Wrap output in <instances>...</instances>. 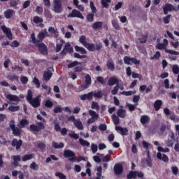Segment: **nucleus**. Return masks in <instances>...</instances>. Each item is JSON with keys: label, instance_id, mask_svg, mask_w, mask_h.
<instances>
[{"label": "nucleus", "instance_id": "4468645a", "mask_svg": "<svg viewBox=\"0 0 179 179\" xmlns=\"http://www.w3.org/2000/svg\"><path fill=\"white\" fill-rule=\"evenodd\" d=\"M163 10L164 15H167L169 12H171V10H176V8H174V6H173L171 3H166L164 7H163Z\"/></svg>", "mask_w": 179, "mask_h": 179}, {"label": "nucleus", "instance_id": "c03bdc74", "mask_svg": "<svg viewBox=\"0 0 179 179\" xmlns=\"http://www.w3.org/2000/svg\"><path fill=\"white\" fill-rule=\"evenodd\" d=\"M103 8H108V3H111V0H101Z\"/></svg>", "mask_w": 179, "mask_h": 179}, {"label": "nucleus", "instance_id": "e2e57ef3", "mask_svg": "<svg viewBox=\"0 0 179 179\" xmlns=\"http://www.w3.org/2000/svg\"><path fill=\"white\" fill-rule=\"evenodd\" d=\"M55 176L58 177L59 179H66V176L61 172H56Z\"/></svg>", "mask_w": 179, "mask_h": 179}, {"label": "nucleus", "instance_id": "4c0bfd02", "mask_svg": "<svg viewBox=\"0 0 179 179\" xmlns=\"http://www.w3.org/2000/svg\"><path fill=\"white\" fill-rule=\"evenodd\" d=\"M136 93V91H122L120 92V94L122 96H132V94H135Z\"/></svg>", "mask_w": 179, "mask_h": 179}, {"label": "nucleus", "instance_id": "2eb2a0df", "mask_svg": "<svg viewBox=\"0 0 179 179\" xmlns=\"http://www.w3.org/2000/svg\"><path fill=\"white\" fill-rule=\"evenodd\" d=\"M122 171H123V169H122V165H121V164H116L114 166L113 171L115 174H116V176H120V174H122Z\"/></svg>", "mask_w": 179, "mask_h": 179}, {"label": "nucleus", "instance_id": "69168bd1", "mask_svg": "<svg viewBox=\"0 0 179 179\" xmlns=\"http://www.w3.org/2000/svg\"><path fill=\"white\" fill-rule=\"evenodd\" d=\"M112 24L116 30H120V24H118V21L117 20H113L112 21Z\"/></svg>", "mask_w": 179, "mask_h": 179}, {"label": "nucleus", "instance_id": "a19ab883", "mask_svg": "<svg viewBox=\"0 0 179 179\" xmlns=\"http://www.w3.org/2000/svg\"><path fill=\"white\" fill-rule=\"evenodd\" d=\"M171 45L173 47V48H178L179 46V41L178 39H173V41H171Z\"/></svg>", "mask_w": 179, "mask_h": 179}, {"label": "nucleus", "instance_id": "473e14b6", "mask_svg": "<svg viewBox=\"0 0 179 179\" xmlns=\"http://www.w3.org/2000/svg\"><path fill=\"white\" fill-rule=\"evenodd\" d=\"M75 50L77 51V52H80V54H87V51H86V49L85 48H82L80 46H75Z\"/></svg>", "mask_w": 179, "mask_h": 179}, {"label": "nucleus", "instance_id": "f257e3e1", "mask_svg": "<svg viewBox=\"0 0 179 179\" xmlns=\"http://www.w3.org/2000/svg\"><path fill=\"white\" fill-rule=\"evenodd\" d=\"M31 43L35 45L38 47V50L43 55H47L48 54V51L47 50V46L44 43H40L36 39V35L34 33H32L31 35Z\"/></svg>", "mask_w": 179, "mask_h": 179}, {"label": "nucleus", "instance_id": "79ce46f5", "mask_svg": "<svg viewBox=\"0 0 179 179\" xmlns=\"http://www.w3.org/2000/svg\"><path fill=\"white\" fill-rule=\"evenodd\" d=\"M148 40V35H141L138 38V41L141 44L145 43Z\"/></svg>", "mask_w": 179, "mask_h": 179}, {"label": "nucleus", "instance_id": "052dcab7", "mask_svg": "<svg viewBox=\"0 0 179 179\" xmlns=\"http://www.w3.org/2000/svg\"><path fill=\"white\" fill-rule=\"evenodd\" d=\"M30 169L31 170H34L35 171H37L38 170V165L36 162H33L29 166Z\"/></svg>", "mask_w": 179, "mask_h": 179}, {"label": "nucleus", "instance_id": "b1692460", "mask_svg": "<svg viewBox=\"0 0 179 179\" xmlns=\"http://www.w3.org/2000/svg\"><path fill=\"white\" fill-rule=\"evenodd\" d=\"M163 102L160 99H157L154 103V108H155V111H159V108H162V105Z\"/></svg>", "mask_w": 179, "mask_h": 179}, {"label": "nucleus", "instance_id": "3c124183", "mask_svg": "<svg viewBox=\"0 0 179 179\" xmlns=\"http://www.w3.org/2000/svg\"><path fill=\"white\" fill-rule=\"evenodd\" d=\"M118 90H120V85H117L113 87V89L111 90V94L113 95L117 94Z\"/></svg>", "mask_w": 179, "mask_h": 179}, {"label": "nucleus", "instance_id": "39448f33", "mask_svg": "<svg viewBox=\"0 0 179 179\" xmlns=\"http://www.w3.org/2000/svg\"><path fill=\"white\" fill-rule=\"evenodd\" d=\"M89 114L91 117L89 118L87 120L88 124H93V122H96V121H97V120H99V114L97 113H96V111H94L93 110H90Z\"/></svg>", "mask_w": 179, "mask_h": 179}, {"label": "nucleus", "instance_id": "c9c22d12", "mask_svg": "<svg viewBox=\"0 0 179 179\" xmlns=\"http://www.w3.org/2000/svg\"><path fill=\"white\" fill-rule=\"evenodd\" d=\"M157 150L159 152V153H160V152H162V153H169L170 152V148H163L162 146H158L157 147Z\"/></svg>", "mask_w": 179, "mask_h": 179}, {"label": "nucleus", "instance_id": "72a5a7b5", "mask_svg": "<svg viewBox=\"0 0 179 179\" xmlns=\"http://www.w3.org/2000/svg\"><path fill=\"white\" fill-rule=\"evenodd\" d=\"M116 131H120L122 135H127V132H128V129L126 128H122L120 126H116L115 127Z\"/></svg>", "mask_w": 179, "mask_h": 179}, {"label": "nucleus", "instance_id": "f03ea898", "mask_svg": "<svg viewBox=\"0 0 179 179\" xmlns=\"http://www.w3.org/2000/svg\"><path fill=\"white\" fill-rule=\"evenodd\" d=\"M6 99L8 100V104H17L20 101V99H24V95L20 94L19 96L17 95H13L11 94H6Z\"/></svg>", "mask_w": 179, "mask_h": 179}, {"label": "nucleus", "instance_id": "6e6d98bb", "mask_svg": "<svg viewBox=\"0 0 179 179\" xmlns=\"http://www.w3.org/2000/svg\"><path fill=\"white\" fill-rule=\"evenodd\" d=\"M20 108L19 106L11 105L10 107H8V110L14 113L15 111H19Z\"/></svg>", "mask_w": 179, "mask_h": 179}, {"label": "nucleus", "instance_id": "423d86ee", "mask_svg": "<svg viewBox=\"0 0 179 179\" xmlns=\"http://www.w3.org/2000/svg\"><path fill=\"white\" fill-rule=\"evenodd\" d=\"M156 49L157 50H167V46L169 45V41L166 38L164 39L163 43H160V39L157 40Z\"/></svg>", "mask_w": 179, "mask_h": 179}, {"label": "nucleus", "instance_id": "a18cd8bd", "mask_svg": "<svg viewBox=\"0 0 179 179\" xmlns=\"http://www.w3.org/2000/svg\"><path fill=\"white\" fill-rule=\"evenodd\" d=\"M34 156V155H33L32 154L25 155L22 157V162H27V160H31V159H33Z\"/></svg>", "mask_w": 179, "mask_h": 179}, {"label": "nucleus", "instance_id": "37998d69", "mask_svg": "<svg viewBox=\"0 0 179 179\" xmlns=\"http://www.w3.org/2000/svg\"><path fill=\"white\" fill-rule=\"evenodd\" d=\"M93 96L96 99H101L103 97V92L101 91H98L97 92L95 93L92 92V97Z\"/></svg>", "mask_w": 179, "mask_h": 179}, {"label": "nucleus", "instance_id": "2f4dec72", "mask_svg": "<svg viewBox=\"0 0 179 179\" xmlns=\"http://www.w3.org/2000/svg\"><path fill=\"white\" fill-rule=\"evenodd\" d=\"M52 146L55 148V149H62V148H64V143H57L53 141L52 143Z\"/></svg>", "mask_w": 179, "mask_h": 179}, {"label": "nucleus", "instance_id": "cd10ccee", "mask_svg": "<svg viewBox=\"0 0 179 179\" xmlns=\"http://www.w3.org/2000/svg\"><path fill=\"white\" fill-rule=\"evenodd\" d=\"M79 143L81 145V146L89 148L90 146V143L82 138H79Z\"/></svg>", "mask_w": 179, "mask_h": 179}, {"label": "nucleus", "instance_id": "a878e982", "mask_svg": "<svg viewBox=\"0 0 179 179\" xmlns=\"http://www.w3.org/2000/svg\"><path fill=\"white\" fill-rule=\"evenodd\" d=\"M48 31L50 33H51V34H53L54 37H56V38L58 37L59 34H58V29L52 27H50L48 28Z\"/></svg>", "mask_w": 179, "mask_h": 179}, {"label": "nucleus", "instance_id": "774afa93", "mask_svg": "<svg viewBox=\"0 0 179 179\" xmlns=\"http://www.w3.org/2000/svg\"><path fill=\"white\" fill-rule=\"evenodd\" d=\"M35 12H36V13L38 15H42L43 14V7L38 6L36 8Z\"/></svg>", "mask_w": 179, "mask_h": 179}, {"label": "nucleus", "instance_id": "ddd939ff", "mask_svg": "<svg viewBox=\"0 0 179 179\" xmlns=\"http://www.w3.org/2000/svg\"><path fill=\"white\" fill-rule=\"evenodd\" d=\"M67 52H69L70 54L71 52H73V48H72V46H71V43H66L65 44V46H64L63 50L62 51V55H66Z\"/></svg>", "mask_w": 179, "mask_h": 179}, {"label": "nucleus", "instance_id": "7ed1b4c3", "mask_svg": "<svg viewBox=\"0 0 179 179\" xmlns=\"http://www.w3.org/2000/svg\"><path fill=\"white\" fill-rule=\"evenodd\" d=\"M64 157H66L67 159H69V160L72 163H75V162H76V159H77L76 155H75V152H73V151L72 150H64Z\"/></svg>", "mask_w": 179, "mask_h": 179}, {"label": "nucleus", "instance_id": "de8ad7c7", "mask_svg": "<svg viewBox=\"0 0 179 179\" xmlns=\"http://www.w3.org/2000/svg\"><path fill=\"white\" fill-rule=\"evenodd\" d=\"M165 52H166V54H170L171 55H179V52L178 51L173 50L165 49Z\"/></svg>", "mask_w": 179, "mask_h": 179}, {"label": "nucleus", "instance_id": "dca6fc26", "mask_svg": "<svg viewBox=\"0 0 179 179\" xmlns=\"http://www.w3.org/2000/svg\"><path fill=\"white\" fill-rule=\"evenodd\" d=\"M121 80H118L116 77L113 76L109 78L108 81V86H114V85H120Z\"/></svg>", "mask_w": 179, "mask_h": 179}, {"label": "nucleus", "instance_id": "7c9ffc66", "mask_svg": "<svg viewBox=\"0 0 179 179\" xmlns=\"http://www.w3.org/2000/svg\"><path fill=\"white\" fill-rule=\"evenodd\" d=\"M85 47L88 51H96V45L93 43H87Z\"/></svg>", "mask_w": 179, "mask_h": 179}, {"label": "nucleus", "instance_id": "ea45409f", "mask_svg": "<svg viewBox=\"0 0 179 179\" xmlns=\"http://www.w3.org/2000/svg\"><path fill=\"white\" fill-rule=\"evenodd\" d=\"M112 120L115 125H118V124H120V118L118 117V116H117V115H112Z\"/></svg>", "mask_w": 179, "mask_h": 179}, {"label": "nucleus", "instance_id": "6e6552de", "mask_svg": "<svg viewBox=\"0 0 179 179\" xmlns=\"http://www.w3.org/2000/svg\"><path fill=\"white\" fill-rule=\"evenodd\" d=\"M1 29L3 31V33H4V34H6V36L7 38H8V40L13 39L12 31L10 29L9 27H7L6 25H1Z\"/></svg>", "mask_w": 179, "mask_h": 179}, {"label": "nucleus", "instance_id": "a211bd4d", "mask_svg": "<svg viewBox=\"0 0 179 179\" xmlns=\"http://www.w3.org/2000/svg\"><path fill=\"white\" fill-rule=\"evenodd\" d=\"M62 45H64V40L62 38L57 39L56 45V52H59L62 50Z\"/></svg>", "mask_w": 179, "mask_h": 179}, {"label": "nucleus", "instance_id": "bf43d9fd", "mask_svg": "<svg viewBox=\"0 0 179 179\" xmlns=\"http://www.w3.org/2000/svg\"><path fill=\"white\" fill-rule=\"evenodd\" d=\"M70 138H73L74 139H79V135H78L75 131H72L69 134Z\"/></svg>", "mask_w": 179, "mask_h": 179}, {"label": "nucleus", "instance_id": "49530a36", "mask_svg": "<svg viewBox=\"0 0 179 179\" xmlns=\"http://www.w3.org/2000/svg\"><path fill=\"white\" fill-rule=\"evenodd\" d=\"M79 41L84 47L87 44V42L86 41V36L83 35L80 37Z\"/></svg>", "mask_w": 179, "mask_h": 179}, {"label": "nucleus", "instance_id": "5fc2aeb1", "mask_svg": "<svg viewBox=\"0 0 179 179\" xmlns=\"http://www.w3.org/2000/svg\"><path fill=\"white\" fill-rule=\"evenodd\" d=\"M31 99H33V92H31V90H28L27 100V101H29Z\"/></svg>", "mask_w": 179, "mask_h": 179}, {"label": "nucleus", "instance_id": "0eeeda50", "mask_svg": "<svg viewBox=\"0 0 179 179\" xmlns=\"http://www.w3.org/2000/svg\"><path fill=\"white\" fill-rule=\"evenodd\" d=\"M124 64L127 65H131V64H134L135 65H139L141 61L136 59V58H131L128 56H125L123 59Z\"/></svg>", "mask_w": 179, "mask_h": 179}, {"label": "nucleus", "instance_id": "9b49d317", "mask_svg": "<svg viewBox=\"0 0 179 179\" xmlns=\"http://www.w3.org/2000/svg\"><path fill=\"white\" fill-rule=\"evenodd\" d=\"M67 17H78V19H85L82 13L76 9L72 10L71 13L67 15Z\"/></svg>", "mask_w": 179, "mask_h": 179}, {"label": "nucleus", "instance_id": "393cba45", "mask_svg": "<svg viewBox=\"0 0 179 179\" xmlns=\"http://www.w3.org/2000/svg\"><path fill=\"white\" fill-rule=\"evenodd\" d=\"M13 13H15V11H13V10H7L3 13L4 17H6V19H10V17L13 16Z\"/></svg>", "mask_w": 179, "mask_h": 179}, {"label": "nucleus", "instance_id": "20e7f679", "mask_svg": "<svg viewBox=\"0 0 179 179\" xmlns=\"http://www.w3.org/2000/svg\"><path fill=\"white\" fill-rule=\"evenodd\" d=\"M52 10L55 12V13H61V12L64 10L61 0H54Z\"/></svg>", "mask_w": 179, "mask_h": 179}, {"label": "nucleus", "instance_id": "603ef678", "mask_svg": "<svg viewBox=\"0 0 179 179\" xmlns=\"http://www.w3.org/2000/svg\"><path fill=\"white\" fill-rule=\"evenodd\" d=\"M172 72H173L174 75H178L179 73V66L177 64H175L172 67Z\"/></svg>", "mask_w": 179, "mask_h": 179}, {"label": "nucleus", "instance_id": "13d9d810", "mask_svg": "<svg viewBox=\"0 0 179 179\" xmlns=\"http://www.w3.org/2000/svg\"><path fill=\"white\" fill-rule=\"evenodd\" d=\"M54 106V103L51 100H46L45 101V106L47 107L48 108H51Z\"/></svg>", "mask_w": 179, "mask_h": 179}, {"label": "nucleus", "instance_id": "bb28decb", "mask_svg": "<svg viewBox=\"0 0 179 179\" xmlns=\"http://www.w3.org/2000/svg\"><path fill=\"white\" fill-rule=\"evenodd\" d=\"M150 121V117L148 115H142L141 117V122L143 125H145V124H148Z\"/></svg>", "mask_w": 179, "mask_h": 179}, {"label": "nucleus", "instance_id": "4be33fe9", "mask_svg": "<svg viewBox=\"0 0 179 179\" xmlns=\"http://www.w3.org/2000/svg\"><path fill=\"white\" fill-rule=\"evenodd\" d=\"M22 143L23 141H22V140L14 139L12 143V146H15L17 150V149H20V146H22Z\"/></svg>", "mask_w": 179, "mask_h": 179}, {"label": "nucleus", "instance_id": "0e129e2a", "mask_svg": "<svg viewBox=\"0 0 179 179\" xmlns=\"http://www.w3.org/2000/svg\"><path fill=\"white\" fill-rule=\"evenodd\" d=\"M76 65H81L78 61H74L68 65V68H75Z\"/></svg>", "mask_w": 179, "mask_h": 179}, {"label": "nucleus", "instance_id": "338daca9", "mask_svg": "<svg viewBox=\"0 0 179 179\" xmlns=\"http://www.w3.org/2000/svg\"><path fill=\"white\" fill-rule=\"evenodd\" d=\"M160 57H161L160 52L157 51L156 53L154 55V56L150 57V59L151 60L159 59V58H160Z\"/></svg>", "mask_w": 179, "mask_h": 179}, {"label": "nucleus", "instance_id": "6ab92c4d", "mask_svg": "<svg viewBox=\"0 0 179 179\" xmlns=\"http://www.w3.org/2000/svg\"><path fill=\"white\" fill-rule=\"evenodd\" d=\"M157 159H159V160H162V162H164L165 163H167V162H169V157H167V155L164 154L157 152Z\"/></svg>", "mask_w": 179, "mask_h": 179}, {"label": "nucleus", "instance_id": "58836bf2", "mask_svg": "<svg viewBox=\"0 0 179 179\" xmlns=\"http://www.w3.org/2000/svg\"><path fill=\"white\" fill-rule=\"evenodd\" d=\"M29 124V122L27 121V120L26 119H22L19 124V127L20 128H24V127H26V125Z\"/></svg>", "mask_w": 179, "mask_h": 179}, {"label": "nucleus", "instance_id": "e433bc0d", "mask_svg": "<svg viewBox=\"0 0 179 179\" xmlns=\"http://www.w3.org/2000/svg\"><path fill=\"white\" fill-rule=\"evenodd\" d=\"M13 160V165L17 166L19 164V162H20V156L19 155H14L12 157Z\"/></svg>", "mask_w": 179, "mask_h": 179}, {"label": "nucleus", "instance_id": "8fccbe9b", "mask_svg": "<svg viewBox=\"0 0 179 179\" xmlns=\"http://www.w3.org/2000/svg\"><path fill=\"white\" fill-rule=\"evenodd\" d=\"M34 23H36V24H38V23H43V18L38 17V16H35L33 19Z\"/></svg>", "mask_w": 179, "mask_h": 179}, {"label": "nucleus", "instance_id": "f8f14e48", "mask_svg": "<svg viewBox=\"0 0 179 179\" xmlns=\"http://www.w3.org/2000/svg\"><path fill=\"white\" fill-rule=\"evenodd\" d=\"M28 101L29 104H31V106H32V107H34L35 108H37V107H40V96H38L36 98L32 99Z\"/></svg>", "mask_w": 179, "mask_h": 179}, {"label": "nucleus", "instance_id": "680f3d73", "mask_svg": "<svg viewBox=\"0 0 179 179\" xmlns=\"http://www.w3.org/2000/svg\"><path fill=\"white\" fill-rule=\"evenodd\" d=\"M127 107H128L129 111H134L135 110V107L138 106V103H136L135 105H132L131 103H127Z\"/></svg>", "mask_w": 179, "mask_h": 179}, {"label": "nucleus", "instance_id": "864d4df0", "mask_svg": "<svg viewBox=\"0 0 179 179\" xmlns=\"http://www.w3.org/2000/svg\"><path fill=\"white\" fill-rule=\"evenodd\" d=\"M98 149H99V147L97 146V145H96L94 143L91 144V150H92L93 155H94L95 153L97 152Z\"/></svg>", "mask_w": 179, "mask_h": 179}, {"label": "nucleus", "instance_id": "1a4fd4ad", "mask_svg": "<svg viewBox=\"0 0 179 179\" xmlns=\"http://www.w3.org/2000/svg\"><path fill=\"white\" fill-rule=\"evenodd\" d=\"M31 131H34L35 132H40L41 129H45V126L41 122H38L36 124H31L29 127Z\"/></svg>", "mask_w": 179, "mask_h": 179}, {"label": "nucleus", "instance_id": "412c9836", "mask_svg": "<svg viewBox=\"0 0 179 179\" xmlns=\"http://www.w3.org/2000/svg\"><path fill=\"white\" fill-rule=\"evenodd\" d=\"M52 76V73L51 72V71L48 70V71H44L43 79L46 82H48V80H50L51 79Z\"/></svg>", "mask_w": 179, "mask_h": 179}, {"label": "nucleus", "instance_id": "c85d7f7f", "mask_svg": "<svg viewBox=\"0 0 179 179\" xmlns=\"http://www.w3.org/2000/svg\"><path fill=\"white\" fill-rule=\"evenodd\" d=\"M118 117H120V118H125L126 115H127V110H124V109H119L117 110V113Z\"/></svg>", "mask_w": 179, "mask_h": 179}, {"label": "nucleus", "instance_id": "f704fd0d", "mask_svg": "<svg viewBox=\"0 0 179 179\" xmlns=\"http://www.w3.org/2000/svg\"><path fill=\"white\" fill-rule=\"evenodd\" d=\"M106 66L109 71H114V62H113V60H108L106 63Z\"/></svg>", "mask_w": 179, "mask_h": 179}, {"label": "nucleus", "instance_id": "4d7b16f0", "mask_svg": "<svg viewBox=\"0 0 179 179\" xmlns=\"http://www.w3.org/2000/svg\"><path fill=\"white\" fill-rule=\"evenodd\" d=\"M42 88L45 90L47 94H50V93H51V87H48L47 85L43 84Z\"/></svg>", "mask_w": 179, "mask_h": 179}, {"label": "nucleus", "instance_id": "f3484780", "mask_svg": "<svg viewBox=\"0 0 179 179\" xmlns=\"http://www.w3.org/2000/svg\"><path fill=\"white\" fill-rule=\"evenodd\" d=\"M80 99L82 101L92 100V99H93V92H91L88 94H85L80 95Z\"/></svg>", "mask_w": 179, "mask_h": 179}, {"label": "nucleus", "instance_id": "c756f323", "mask_svg": "<svg viewBox=\"0 0 179 179\" xmlns=\"http://www.w3.org/2000/svg\"><path fill=\"white\" fill-rule=\"evenodd\" d=\"M101 27H103V22H95L92 24V29H94V30H98L99 29H101Z\"/></svg>", "mask_w": 179, "mask_h": 179}, {"label": "nucleus", "instance_id": "9d476101", "mask_svg": "<svg viewBox=\"0 0 179 179\" xmlns=\"http://www.w3.org/2000/svg\"><path fill=\"white\" fill-rule=\"evenodd\" d=\"M144 174L142 172L139 171H130L129 174L127 176L128 179H131V178H136L138 177V178H142L143 177Z\"/></svg>", "mask_w": 179, "mask_h": 179}, {"label": "nucleus", "instance_id": "aec40b11", "mask_svg": "<svg viewBox=\"0 0 179 179\" xmlns=\"http://www.w3.org/2000/svg\"><path fill=\"white\" fill-rule=\"evenodd\" d=\"M10 127L13 130L14 135H20V129L16 127L15 126V123L13 122H11V123L10 124Z\"/></svg>", "mask_w": 179, "mask_h": 179}, {"label": "nucleus", "instance_id": "09e8293b", "mask_svg": "<svg viewBox=\"0 0 179 179\" xmlns=\"http://www.w3.org/2000/svg\"><path fill=\"white\" fill-rule=\"evenodd\" d=\"M91 108H92V110H96V111H99V110H100V106L97 102L93 101L91 105Z\"/></svg>", "mask_w": 179, "mask_h": 179}, {"label": "nucleus", "instance_id": "5701e85b", "mask_svg": "<svg viewBox=\"0 0 179 179\" xmlns=\"http://www.w3.org/2000/svg\"><path fill=\"white\" fill-rule=\"evenodd\" d=\"M73 124L76 128H77V129H79V131L83 130V124L82 123V121H80V120H76L73 122Z\"/></svg>", "mask_w": 179, "mask_h": 179}]
</instances>
